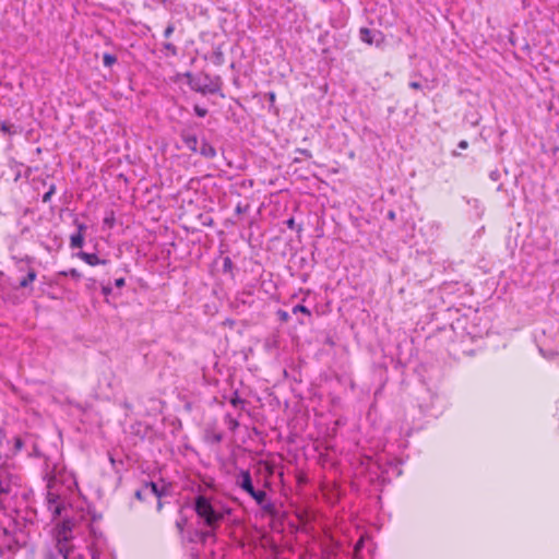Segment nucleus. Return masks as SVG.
Masks as SVG:
<instances>
[{"mask_svg":"<svg viewBox=\"0 0 559 559\" xmlns=\"http://www.w3.org/2000/svg\"><path fill=\"white\" fill-rule=\"evenodd\" d=\"M193 510L207 528L217 530L225 518L223 512L214 508L211 498L204 495H198L194 498Z\"/></svg>","mask_w":559,"mask_h":559,"instance_id":"1","label":"nucleus"},{"mask_svg":"<svg viewBox=\"0 0 559 559\" xmlns=\"http://www.w3.org/2000/svg\"><path fill=\"white\" fill-rule=\"evenodd\" d=\"M183 76L187 79L189 87L202 95H215L222 91L223 81L219 75L212 76L206 72L198 74L186 72Z\"/></svg>","mask_w":559,"mask_h":559,"instance_id":"2","label":"nucleus"},{"mask_svg":"<svg viewBox=\"0 0 559 559\" xmlns=\"http://www.w3.org/2000/svg\"><path fill=\"white\" fill-rule=\"evenodd\" d=\"M31 512L26 511L24 514L19 510H13L12 513H3V520H0V532L5 537L11 539V533L23 532L28 525L34 524L33 518L29 515ZM14 543V538H12ZM9 549L12 548L11 540L7 543Z\"/></svg>","mask_w":559,"mask_h":559,"instance_id":"3","label":"nucleus"},{"mask_svg":"<svg viewBox=\"0 0 559 559\" xmlns=\"http://www.w3.org/2000/svg\"><path fill=\"white\" fill-rule=\"evenodd\" d=\"M169 495V487L164 485L159 487L154 481H145L141 488L135 490L134 497L140 501H145L148 498H164Z\"/></svg>","mask_w":559,"mask_h":559,"instance_id":"4","label":"nucleus"},{"mask_svg":"<svg viewBox=\"0 0 559 559\" xmlns=\"http://www.w3.org/2000/svg\"><path fill=\"white\" fill-rule=\"evenodd\" d=\"M44 559H82L75 552L74 546H66V544L53 545L46 549ZM92 559H98V556L93 554Z\"/></svg>","mask_w":559,"mask_h":559,"instance_id":"5","label":"nucleus"},{"mask_svg":"<svg viewBox=\"0 0 559 559\" xmlns=\"http://www.w3.org/2000/svg\"><path fill=\"white\" fill-rule=\"evenodd\" d=\"M73 528L74 521L64 519L56 526V545L66 544V546H73Z\"/></svg>","mask_w":559,"mask_h":559,"instance_id":"6","label":"nucleus"},{"mask_svg":"<svg viewBox=\"0 0 559 559\" xmlns=\"http://www.w3.org/2000/svg\"><path fill=\"white\" fill-rule=\"evenodd\" d=\"M249 496L257 502L261 510L271 516L277 514V509L269 498L264 490H257L255 488L249 493Z\"/></svg>","mask_w":559,"mask_h":559,"instance_id":"7","label":"nucleus"},{"mask_svg":"<svg viewBox=\"0 0 559 559\" xmlns=\"http://www.w3.org/2000/svg\"><path fill=\"white\" fill-rule=\"evenodd\" d=\"M215 531L216 528H207L203 530H192L188 533V542L189 543H200L205 545L210 538L215 540Z\"/></svg>","mask_w":559,"mask_h":559,"instance_id":"8","label":"nucleus"},{"mask_svg":"<svg viewBox=\"0 0 559 559\" xmlns=\"http://www.w3.org/2000/svg\"><path fill=\"white\" fill-rule=\"evenodd\" d=\"M361 41L368 45L379 46L383 41V35L379 31L361 27L359 31Z\"/></svg>","mask_w":559,"mask_h":559,"instance_id":"9","label":"nucleus"},{"mask_svg":"<svg viewBox=\"0 0 559 559\" xmlns=\"http://www.w3.org/2000/svg\"><path fill=\"white\" fill-rule=\"evenodd\" d=\"M179 135H180L181 141L183 142V144L190 152L198 153V150H199L198 136L194 132H192L191 129H189V128L182 129L180 131Z\"/></svg>","mask_w":559,"mask_h":559,"instance_id":"10","label":"nucleus"},{"mask_svg":"<svg viewBox=\"0 0 559 559\" xmlns=\"http://www.w3.org/2000/svg\"><path fill=\"white\" fill-rule=\"evenodd\" d=\"M236 485L249 495L254 489L250 471L241 469L236 476Z\"/></svg>","mask_w":559,"mask_h":559,"instance_id":"11","label":"nucleus"},{"mask_svg":"<svg viewBox=\"0 0 559 559\" xmlns=\"http://www.w3.org/2000/svg\"><path fill=\"white\" fill-rule=\"evenodd\" d=\"M59 500L60 498L58 495L48 491L46 501L48 510L52 513L53 518L60 516L63 510V506Z\"/></svg>","mask_w":559,"mask_h":559,"instance_id":"12","label":"nucleus"},{"mask_svg":"<svg viewBox=\"0 0 559 559\" xmlns=\"http://www.w3.org/2000/svg\"><path fill=\"white\" fill-rule=\"evenodd\" d=\"M76 255L91 266L107 263V260L99 259L98 255L95 253H87L85 251H80V252H78Z\"/></svg>","mask_w":559,"mask_h":559,"instance_id":"13","label":"nucleus"},{"mask_svg":"<svg viewBox=\"0 0 559 559\" xmlns=\"http://www.w3.org/2000/svg\"><path fill=\"white\" fill-rule=\"evenodd\" d=\"M37 277V272L34 267H28L27 273L24 277H22L19 282V288H29L32 287L33 282Z\"/></svg>","mask_w":559,"mask_h":559,"instance_id":"14","label":"nucleus"},{"mask_svg":"<svg viewBox=\"0 0 559 559\" xmlns=\"http://www.w3.org/2000/svg\"><path fill=\"white\" fill-rule=\"evenodd\" d=\"M198 153L209 159H212L216 156L215 147L212 144H210L205 139L202 140Z\"/></svg>","mask_w":559,"mask_h":559,"instance_id":"15","label":"nucleus"},{"mask_svg":"<svg viewBox=\"0 0 559 559\" xmlns=\"http://www.w3.org/2000/svg\"><path fill=\"white\" fill-rule=\"evenodd\" d=\"M0 131L3 133L14 135L22 132V129L19 126H15L13 123H10L8 121H2L0 123Z\"/></svg>","mask_w":559,"mask_h":559,"instance_id":"16","label":"nucleus"},{"mask_svg":"<svg viewBox=\"0 0 559 559\" xmlns=\"http://www.w3.org/2000/svg\"><path fill=\"white\" fill-rule=\"evenodd\" d=\"M24 448V441L20 436L14 437L13 445L5 451L10 454V457L16 455Z\"/></svg>","mask_w":559,"mask_h":559,"instance_id":"17","label":"nucleus"},{"mask_svg":"<svg viewBox=\"0 0 559 559\" xmlns=\"http://www.w3.org/2000/svg\"><path fill=\"white\" fill-rule=\"evenodd\" d=\"M0 492L9 495L11 492V480L8 474L0 472Z\"/></svg>","mask_w":559,"mask_h":559,"instance_id":"18","label":"nucleus"},{"mask_svg":"<svg viewBox=\"0 0 559 559\" xmlns=\"http://www.w3.org/2000/svg\"><path fill=\"white\" fill-rule=\"evenodd\" d=\"M84 245V235L81 234H73L70 237V247L72 249L82 248Z\"/></svg>","mask_w":559,"mask_h":559,"instance_id":"19","label":"nucleus"},{"mask_svg":"<svg viewBox=\"0 0 559 559\" xmlns=\"http://www.w3.org/2000/svg\"><path fill=\"white\" fill-rule=\"evenodd\" d=\"M4 441L7 443H9V441H7L5 431L0 428V459H9L10 457V454H8V452L5 451L7 449L4 447Z\"/></svg>","mask_w":559,"mask_h":559,"instance_id":"20","label":"nucleus"},{"mask_svg":"<svg viewBox=\"0 0 559 559\" xmlns=\"http://www.w3.org/2000/svg\"><path fill=\"white\" fill-rule=\"evenodd\" d=\"M117 62V57L111 53H104L103 56V64L106 68L112 67Z\"/></svg>","mask_w":559,"mask_h":559,"instance_id":"21","label":"nucleus"},{"mask_svg":"<svg viewBox=\"0 0 559 559\" xmlns=\"http://www.w3.org/2000/svg\"><path fill=\"white\" fill-rule=\"evenodd\" d=\"M60 276H71L73 280L79 281L82 277V274L76 269H70L68 271L59 272Z\"/></svg>","mask_w":559,"mask_h":559,"instance_id":"22","label":"nucleus"},{"mask_svg":"<svg viewBox=\"0 0 559 559\" xmlns=\"http://www.w3.org/2000/svg\"><path fill=\"white\" fill-rule=\"evenodd\" d=\"M206 440L212 443H221L223 440V433L222 432H206Z\"/></svg>","mask_w":559,"mask_h":559,"instance_id":"23","label":"nucleus"},{"mask_svg":"<svg viewBox=\"0 0 559 559\" xmlns=\"http://www.w3.org/2000/svg\"><path fill=\"white\" fill-rule=\"evenodd\" d=\"M233 270H234V262H233V260L230 259V257H225L223 259L222 271L224 273H233Z\"/></svg>","mask_w":559,"mask_h":559,"instance_id":"24","label":"nucleus"},{"mask_svg":"<svg viewBox=\"0 0 559 559\" xmlns=\"http://www.w3.org/2000/svg\"><path fill=\"white\" fill-rule=\"evenodd\" d=\"M163 48L167 51L166 56L176 57L178 55V49L173 43H164Z\"/></svg>","mask_w":559,"mask_h":559,"instance_id":"25","label":"nucleus"},{"mask_svg":"<svg viewBox=\"0 0 559 559\" xmlns=\"http://www.w3.org/2000/svg\"><path fill=\"white\" fill-rule=\"evenodd\" d=\"M116 218L114 212H110L108 215L105 216L103 223L105 226L112 228L115 225Z\"/></svg>","mask_w":559,"mask_h":559,"instance_id":"26","label":"nucleus"},{"mask_svg":"<svg viewBox=\"0 0 559 559\" xmlns=\"http://www.w3.org/2000/svg\"><path fill=\"white\" fill-rule=\"evenodd\" d=\"M55 192H56V186L51 185L49 187L48 191L44 193L43 202L48 203L51 200V197L55 194Z\"/></svg>","mask_w":559,"mask_h":559,"instance_id":"27","label":"nucleus"},{"mask_svg":"<svg viewBox=\"0 0 559 559\" xmlns=\"http://www.w3.org/2000/svg\"><path fill=\"white\" fill-rule=\"evenodd\" d=\"M285 224L286 226L289 228V229H296L297 233H301L302 231V226L301 225H296L295 223V219L294 217H290L288 219L285 221Z\"/></svg>","mask_w":559,"mask_h":559,"instance_id":"28","label":"nucleus"},{"mask_svg":"<svg viewBox=\"0 0 559 559\" xmlns=\"http://www.w3.org/2000/svg\"><path fill=\"white\" fill-rule=\"evenodd\" d=\"M298 312H301L308 317L311 316V311L304 305H296L294 308H293V313H298Z\"/></svg>","mask_w":559,"mask_h":559,"instance_id":"29","label":"nucleus"},{"mask_svg":"<svg viewBox=\"0 0 559 559\" xmlns=\"http://www.w3.org/2000/svg\"><path fill=\"white\" fill-rule=\"evenodd\" d=\"M214 63L217 66H222L224 63V53L219 48L214 51Z\"/></svg>","mask_w":559,"mask_h":559,"instance_id":"30","label":"nucleus"},{"mask_svg":"<svg viewBox=\"0 0 559 559\" xmlns=\"http://www.w3.org/2000/svg\"><path fill=\"white\" fill-rule=\"evenodd\" d=\"M230 404L235 407L239 406V405H243L245 404V400H242L239 395H238V392H235L233 397L230 399Z\"/></svg>","mask_w":559,"mask_h":559,"instance_id":"31","label":"nucleus"},{"mask_svg":"<svg viewBox=\"0 0 559 559\" xmlns=\"http://www.w3.org/2000/svg\"><path fill=\"white\" fill-rule=\"evenodd\" d=\"M193 111H194V114H195L198 117H200V118L205 117V116L207 115V112H209L206 108L201 107V106H199V105H194V106H193Z\"/></svg>","mask_w":559,"mask_h":559,"instance_id":"32","label":"nucleus"},{"mask_svg":"<svg viewBox=\"0 0 559 559\" xmlns=\"http://www.w3.org/2000/svg\"><path fill=\"white\" fill-rule=\"evenodd\" d=\"M265 97L267 98L269 100V104H270V110H272L274 107H275V102H276V94L275 92H267L265 94Z\"/></svg>","mask_w":559,"mask_h":559,"instance_id":"33","label":"nucleus"},{"mask_svg":"<svg viewBox=\"0 0 559 559\" xmlns=\"http://www.w3.org/2000/svg\"><path fill=\"white\" fill-rule=\"evenodd\" d=\"M74 224H75V226L78 228V231L75 234L84 235L86 229H87L86 224H84L82 222H79L78 219L74 221Z\"/></svg>","mask_w":559,"mask_h":559,"instance_id":"34","label":"nucleus"},{"mask_svg":"<svg viewBox=\"0 0 559 559\" xmlns=\"http://www.w3.org/2000/svg\"><path fill=\"white\" fill-rule=\"evenodd\" d=\"M175 32V25L174 23H168L166 28L164 29V37L169 38Z\"/></svg>","mask_w":559,"mask_h":559,"instance_id":"35","label":"nucleus"},{"mask_svg":"<svg viewBox=\"0 0 559 559\" xmlns=\"http://www.w3.org/2000/svg\"><path fill=\"white\" fill-rule=\"evenodd\" d=\"M277 317L282 322H287L290 319L289 313L282 309L277 311Z\"/></svg>","mask_w":559,"mask_h":559,"instance_id":"36","label":"nucleus"},{"mask_svg":"<svg viewBox=\"0 0 559 559\" xmlns=\"http://www.w3.org/2000/svg\"><path fill=\"white\" fill-rule=\"evenodd\" d=\"M186 525H187V519L186 518H181L180 520H178L176 522V527L178 528V531L180 533L183 532Z\"/></svg>","mask_w":559,"mask_h":559,"instance_id":"37","label":"nucleus"},{"mask_svg":"<svg viewBox=\"0 0 559 559\" xmlns=\"http://www.w3.org/2000/svg\"><path fill=\"white\" fill-rule=\"evenodd\" d=\"M249 210V205H242L241 203H238L235 211L237 214L246 213Z\"/></svg>","mask_w":559,"mask_h":559,"instance_id":"38","label":"nucleus"},{"mask_svg":"<svg viewBox=\"0 0 559 559\" xmlns=\"http://www.w3.org/2000/svg\"><path fill=\"white\" fill-rule=\"evenodd\" d=\"M85 286H86V289H88V290L95 289L96 288V280L87 278Z\"/></svg>","mask_w":559,"mask_h":559,"instance_id":"39","label":"nucleus"},{"mask_svg":"<svg viewBox=\"0 0 559 559\" xmlns=\"http://www.w3.org/2000/svg\"><path fill=\"white\" fill-rule=\"evenodd\" d=\"M102 293L104 296H109L112 293V287L110 284L102 285Z\"/></svg>","mask_w":559,"mask_h":559,"instance_id":"40","label":"nucleus"},{"mask_svg":"<svg viewBox=\"0 0 559 559\" xmlns=\"http://www.w3.org/2000/svg\"><path fill=\"white\" fill-rule=\"evenodd\" d=\"M489 177L491 180L497 181L500 178V173L498 169L490 171Z\"/></svg>","mask_w":559,"mask_h":559,"instance_id":"41","label":"nucleus"},{"mask_svg":"<svg viewBox=\"0 0 559 559\" xmlns=\"http://www.w3.org/2000/svg\"><path fill=\"white\" fill-rule=\"evenodd\" d=\"M297 152L302 154L307 158H311L312 157V154H311V152L309 150L298 148Z\"/></svg>","mask_w":559,"mask_h":559,"instance_id":"42","label":"nucleus"},{"mask_svg":"<svg viewBox=\"0 0 559 559\" xmlns=\"http://www.w3.org/2000/svg\"><path fill=\"white\" fill-rule=\"evenodd\" d=\"M124 285H126V281H124V278H123V277L117 278V280L115 281V286H116L117 288H122Z\"/></svg>","mask_w":559,"mask_h":559,"instance_id":"43","label":"nucleus"},{"mask_svg":"<svg viewBox=\"0 0 559 559\" xmlns=\"http://www.w3.org/2000/svg\"><path fill=\"white\" fill-rule=\"evenodd\" d=\"M408 85L413 90H421V87H423V85L419 82H416V81L409 82Z\"/></svg>","mask_w":559,"mask_h":559,"instance_id":"44","label":"nucleus"},{"mask_svg":"<svg viewBox=\"0 0 559 559\" xmlns=\"http://www.w3.org/2000/svg\"><path fill=\"white\" fill-rule=\"evenodd\" d=\"M459 148L466 150L468 147V142L466 140H462L457 144Z\"/></svg>","mask_w":559,"mask_h":559,"instance_id":"45","label":"nucleus"},{"mask_svg":"<svg viewBox=\"0 0 559 559\" xmlns=\"http://www.w3.org/2000/svg\"><path fill=\"white\" fill-rule=\"evenodd\" d=\"M386 217L390 219V221H395L396 218V214L393 210H390L386 214Z\"/></svg>","mask_w":559,"mask_h":559,"instance_id":"46","label":"nucleus"},{"mask_svg":"<svg viewBox=\"0 0 559 559\" xmlns=\"http://www.w3.org/2000/svg\"><path fill=\"white\" fill-rule=\"evenodd\" d=\"M162 499L163 498H157V506H156V510L157 512H160L162 509H163V502H162Z\"/></svg>","mask_w":559,"mask_h":559,"instance_id":"47","label":"nucleus"},{"mask_svg":"<svg viewBox=\"0 0 559 559\" xmlns=\"http://www.w3.org/2000/svg\"><path fill=\"white\" fill-rule=\"evenodd\" d=\"M7 497V495L0 492V508L3 507V501H4V498Z\"/></svg>","mask_w":559,"mask_h":559,"instance_id":"48","label":"nucleus"},{"mask_svg":"<svg viewBox=\"0 0 559 559\" xmlns=\"http://www.w3.org/2000/svg\"><path fill=\"white\" fill-rule=\"evenodd\" d=\"M21 262H26V263H32L33 262V258L31 257H25L24 259L21 260Z\"/></svg>","mask_w":559,"mask_h":559,"instance_id":"49","label":"nucleus"},{"mask_svg":"<svg viewBox=\"0 0 559 559\" xmlns=\"http://www.w3.org/2000/svg\"><path fill=\"white\" fill-rule=\"evenodd\" d=\"M237 300L241 301L242 304H246V302H247V297H245V296H240V295H239V296L237 297Z\"/></svg>","mask_w":559,"mask_h":559,"instance_id":"50","label":"nucleus"},{"mask_svg":"<svg viewBox=\"0 0 559 559\" xmlns=\"http://www.w3.org/2000/svg\"><path fill=\"white\" fill-rule=\"evenodd\" d=\"M240 296L251 297V296H252V294H251V292H245V290H243V292L240 294Z\"/></svg>","mask_w":559,"mask_h":559,"instance_id":"51","label":"nucleus"},{"mask_svg":"<svg viewBox=\"0 0 559 559\" xmlns=\"http://www.w3.org/2000/svg\"><path fill=\"white\" fill-rule=\"evenodd\" d=\"M452 155H453V156H459V155H460V153H457V152H455V151H454V152L452 153Z\"/></svg>","mask_w":559,"mask_h":559,"instance_id":"52","label":"nucleus"},{"mask_svg":"<svg viewBox=\"0 0 559 559\" xmlns=\"http://www.w3.org/2000/svg\"><path fill=\"white\" fill-rule=\"evenodd\" d=\"M109 459H110L111 464H115V460H114V457H112V456H110Z\"/></svg>","mask_w":559,"mask_h":559,"instance_id":"53","label":"nucleus"},{"mask_svg":"<svg viewBox=\"0 0 559 559\" xmlns=\"http://www.w3.org/2000/svg\"><path fill=\"white\" fill-rule=\"evenodd\" d=\"M233 424H234L235 427L238 426V421H236V420H234Z\"/></svg>","mask_w":559,"mask_h":559,"instance_id":"54","label":"nucleus"}]
</instances>
